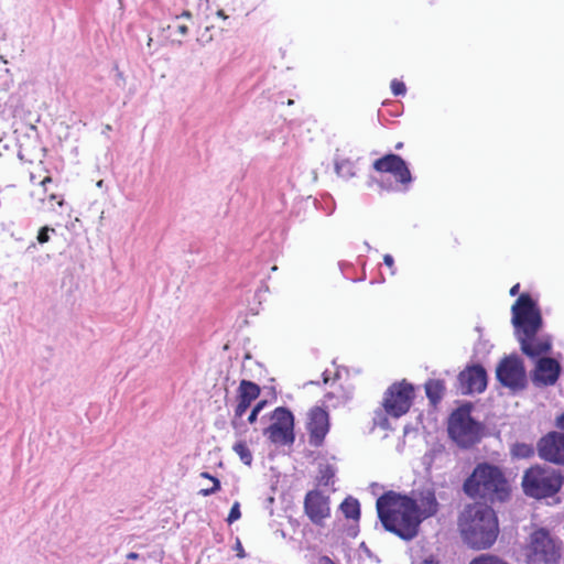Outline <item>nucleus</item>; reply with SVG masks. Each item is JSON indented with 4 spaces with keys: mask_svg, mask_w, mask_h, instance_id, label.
I'll list each match as a JSON object with an SVG mask.
<instances>
[{
    "mask_svg": "<svg viewBox=\"0 0 564 564\" xmlns=\"http://www.w3.org/2000/svg\"><path fill=\"white\" fill-rule=\"evenodd\" d=\"M445 383L440 379H430L425 383V393L433 405H436L443 398Z\"/></svg>",
    "mask_w": 564,
    "mask_h": 564,
    "instance_id": "19",
    "label": "nucleus"
},
{
    "mask_svg": "<svg viewBox=\"0 0 564 564\" xmlns=\"http://www.w3.org/2000/svg\"><path fill=\"white\" fill-rule=\"evenodd\" d=\"M268 440L276 445H291L295 440L294 416L284 408H276L271 415V424L263 431Z\"/></svg>",
    "mask_w": 564,
    "mask_h": 564,
    "instance_id": "10",
    "label": "nucleus"
},
{
    "mask_svg": "<svg viewBox=\"0 0 564 564\" xmlns=\"http://www.w3.org/2000/svg\"><path fill=\"white\" fill-rule=\"evenodd\" d=\"M564 485L561 469L544 464H533L523 471L521 487L523 494L535 500L556 497Z\"/></svg>",
    "mask_w": 564,
    "mask_h": 564,
    "instance_id": "5",
    "label": "nucleus"
},
{
    "mask_svg": "<svg viewBox=\"0 0 564 564\" xmlns=\"http://www.w3.org/2000/svg\"><path fill=\"white\" fill-rule=\"evenodd\" d=\"M414 395L413 384L403 379L392 383L387 389L382 400V406L390 416L400 417L409 412Z\"/></svg>",
    "mask_w": 564,
    "mask_h": 564,
    "instance_id": "9",
    "label": "nucleus"
},
{
    "mask_svg": "<svg viewBox=\"0 0 564 564\" xmlns=\"http://www.w3.org/2000/svg\"><path fill=\"white\" fill-rule=\"evenodd\" d=\"M267 405V401L265 400H261L259 401L253 409H258V412H260L264 406Z\"/></svg>",
    "mask_w": 564,
    "mask_h": 564,
    "instance_id": "36",
    "label": "nucleus"
},
{
    "mask_svg": "<svg viewBox=\"0 0 564 564\" xmlns=\"http://www.w3.org/2000/svg\"><path fill=\"white\" fill-rule=\"evenodd\" d=\"M258 414H259L258 409H252L251 413L248 416L249 423L253 424L257 421Z\"/></svg>",
    "mask_w": 564,
    "mask_h": 564,
    "instance_id": "33",
    "label": "nucleus"
},
{
    "mask_svg": "<svg viewBox=\"0 0 564 564\" xmlns=\"http://www.w3.org/2000/svg\"><path fill=\"white\" fill-rule=\"evenodd\" d=\"M127 558H129V560H137V558H139V554L135 553V552H130V553L127 554Z\"/></svg>",
    "mask_w": 564,
    "mask_h": 564,
    "instance_id": "38",
    "label": "nucleus"
},
{
    "mask_svg": "<svg viewBox=\"0 0 564 564\" xmlns=\"http://www.w3.org/2000/svg\"><path fill=\"white\" fill-rule=\"evenodd\" d=\"M535 449L532 444L516 443L511 447V455L516 458L528 459L534 456Z\"/></svg>",
    "mask_w": 564,
    "mask_h": 564,
    "instance_id": "22",
    "label": "nucleus"
},
{
    "mask_svg": "<svg viewBox=\"0 0 564 564\" xmlns=\"http://www.w3.org/2000/svg\"><path fill=\"white\" fill-rule=\"evenodd\" d=\"M464 492L484 502H505L511 496V485L503 470L494 464L479 463L463 484Z\"/></svg>",
    "mask_w": 564,
    "mask_h": 564,
    "instance_id": "4",
    "label": "nucleus"
},
{
    "mask_svg": "<svg viewBox=\"0 0 564 564\" xmlns=\"http://www.w3.org/2000/svg\"><path fill=\"white\" fill-rule=\"evenodd\" d=\"M200 477L207 478L213 482V486L209 487V489H200L198 491L200 496L207 497L220 490V481L216 477L212 476L207 471L200 473Z\"/></svg>",
    "mask_w": 564,
    "mask_h": 564,
    "instance_id": "26",
    "label": "nucleus"
},
{
    "mask_svg": "<svg viewBox=\"0 0 564 564\" xmlns=\"http://www.w3.org/2000/svg\"><path fill=\"white\" fill-rule=\"evenodd\" d=\"M403 147L402 142L397 143L395 149L399 150Z\"/></svg>",
    "mask_w": 564,
    "mask_h": 564,
    "instance_id": "43",
    "label": "nucleus"
},
{
    "mask_svg": "<svg viewBox=\"0 0 564 564\" xmlns=\"http://www.w3.org/2000/svg\"><path fill=\"white\" fill-rule=\"evenodd\" d=\"M561 365L551 357H541L535 365L532 381L538 387L553 386L561 373Z\"/></svg>",
    "mask_w": 564,
    "mask_h": 564,
    "instance_id": "16",
    "label": "nucleus"
},
{
    "mask_svg": "<svg viewBox=\"0 0 564 564\" xmlns=\"http://www.w3.org/2000/svg\"><path fill=\"white\" fill-rule=\"evenodd\" d=\"M511 323L521 351L529 358L535 359L546 355L552 349L549 335H540L543 317L538 303L529 293H522L511 306Z\"/></svg>",
    "mask_w": 564,
    "mask_h": 564,
    "instance_id": "2",
    "label": "nucleus"
},
{
    "mask_svg": "<svg viewBox=\"0 0 564 564\" xmlns=\"http://www.w3.org/2000/svg\"><path fill=\"white\" fill-rule=\"evenodd\" d=\"M519 290H520V284H519V283H517V284H514V285L510 289L509 293H510V295H511V296H516V295L519 293Z\"/></svg>",
    "mask_w": 564,
    "mask_h": 564,
    "instance_id": "35",
    "label": "nucleus"
},
{
    "mask_svg": "<svg viewBox=\"0 0 564 564\" xmlns=\"http://www.w3.org/2000/svg\"><path fill=\"white\" fill-rule=\"evenodd\" d=\"M334 477H335L334 468L330 465H326L319 469L317 482L321 486L328 487V486L333 485Z\"/></svg>",
    "mask_w": 564,
    "mask_h": 564,
    "instance_id": "24",
    "label": "nucleus"
},
{
    "mask_svg": "<svg viewBox=\"0 0 564 564\" xmlns=\"http://www.w3.org/2000/svg\"><path fill=\"white\" fill-rule=\"evenodd\" d=\"M562 542L553 538L549 530H534L525 546L528 564H557L561 558Z\"/></svg>",
    "mask_w": 564,
    "mask_h": 564,
    "instance_id": "6",
    "label": "nucleus"
},
{
    "mask_svg": "<svg viewBox=\"0 0 564 564\" xmlns=\"http://www.w3.org/2000/svg\"><path fill=\"white\" fill-rule=\"evenodd\" d=\"M292 104H293V100H292V99H290V100L288 101V105H292Z\"/></svg>",
    "mask_w": 564,
    "mask_h": 564,
    "instance_id": "44",
    "label": "nucleus"
},
{
    "mask_svg": "<svg viewBox=\"0 0 564 564\" xmlns=\"http://www.w3.org/2000/svg\"><path fill=\"white\" fill-rule=\"evenodd\" d=\"M240 517H241L240 505H239V502L236 501L229 511L227 522L232 523V522L237 521L238 519H240Z\"/></svg>",
    "mask_w": 564,
    "mask_h": 564,
    "instance_id": "29",
    "label": "nucleus"
},
{
    "mask_svg": "<svg viewBox=\"0 0 564 564\" xmlns=\"http://www.w3.org/2000/svg\"><path fill=\"white\" fill-rule=\"evenodd\" d=\"M304 514L318 528L332 517L330 498L319 489L308 490L303 500Z\"/></svg>",
    "mask_w": 564,
    "mask_h": 564,
    "instance_id": "12",
    "label": "nucleus"
},
{
    "mask_svg": "<svg viewBox=\"0 0 564 564\" xmlns=\"http://www.w3.org/2000/svg\"><path fill=\"white\" fill-rule=\"evenodd\" d=\"M462 540L473 550L490 549L499 535V522L495 510L486 505L465 507L458 517Z\"/></svg>",
    "mask_w": 564,
    "mask_h": 564,
    "instance_id": "3",
    "label": "nucleus"
},
{
    "mask_svg": "<svg viewBox=\"0 0 564 564\" xmlns=\"http://www.w3.org/2000/svg\"><path fill=\"white\" fill-rule=\"evenodd\" d=\"M336 173L341 177H352L356 175L355 163L347 158H337L335 161Z\"/></svg>",
    "mask_w": 564,
    "mask_h": 564,
    "instance_id": "21",
    "label": "nucleus"
},
{
    "mask_svg": "<svg viewBox=\"0 0 564 564\" xmlns=\"http://www.w3.org/2000/svg\"><path fill=\"white\" fill-rule=\"evenodd\" d=\"M458 380L465 394L480 393L487 387V372L480 365L469 366L459 373Z\"/></svg>",
    "mask_w": 564,
    "mask_h": 564,
    "instance_id": "17",
    "label": "nucleus"
},
{
    "mask_svg": "<svg viewBox=\"0 0 564 564\" xmlns=\"http://www.w3.org/2000/svg\"><path fill=\"white\" fill-rule=\"evenodd\" d=\"M176 18L178 19V17H176ZM180 18H186L187 20H191V19H192V12H191V11H188V10H184V11L181 13Z\"/></svg>",
    "mask_w": 564,
    "mask_h": 564,
    "instance_id": "37",
    "label": "nucleus"
},
{
    "mask_svg": "<svg viewBox=\"0 0 564 564\" xmlns=\"http://www.w3.org/2000/svg\"><path fill=\"white\" fill-rule=\"evenodd\" d=\"M217 15H218V17H220V18H223V19H227V15H226V13H225V11H224V10H218V11H217Z\"/></svg>",
    "mask_w": 564,
    "mask_h": 564,
    "instance_id": "41",
    "label": "nucleus"
},
{
    "mask_svg": "<svg viewBox=\"0 0 564 564\" xmlns=\"http://www.w3.org/2000/svg\"><path fill=\"white\" fill-rule=\"evenodd\" d=\"M177 33L182 36L186 35L188 33V26L184 23H180L176 25Z\"/></svg>",
    "mask_w": 564,
    "mask_h": 564,
    "instance_id": "32",
    "label": "nucleus"
},
{
    "mask_svg": "<svg viewBox=\"0 0 564 564\" xmlns=\"http://www.w3.org/2000/svg\"><path fill=\"white\" fill-rule=\"evenodd\" d=\"M30 181L35 186L31 196L42 206H47L51 210H54L56 206H64V195L56 191L51 173L42 162L34 171L30 172Z\"/></svg>",
    "mask_w": 564,
    "mask_h": 564,
    "instance_id": "7",
    "label": "nucleus"
},
{
    "mask_svg": "<svg viewBox=\"0 0 564 564\" xmlns=\"http://www.w3.org/2000/svg\"><path fill=\"white\" fill-rule=\"evenodd\" d=\"M536 451L544 462L564 466V433L549 432L539 440Z\"/></svg>",
    "mask_w": 564,
    "mask_h": 564,
    "instance_id": "15",
    "label": "nucleus"
},
{
    "mask_svg": "<svg viewBox=\"0 0 564 564\" xmlns=\"http://www.w3.org/2000/svg\"><path fill=\"white\" fill-rule=\"evenodd\" d=\"M330 429V421L328 412L321 408L314 406L307 413L306 431L308 435V443L314 447H319L324 444L325 437Z\"/></svg>",
    "mask_w": 564,
    "mask_h": 564,
    "instance_id": "14",
    "label": "nucleus"
},
{
    "mask_svg": "<svg viewBox=\"0 0 564 564\" xmlns=\"http://www.w3.org/2000/svg\"><path fill=\"white\" fill-rule=\"evenodd\" d=\"M383 263L394 273V260L391 254L387 253L383 256Z\"/></svg>",
    "mask_w": 564,
    "mask_h": 564,
    "instance_id": "30",
    "label": "nucleus"
},
{
    "mask_svg": "<svg viewBox=\"0 0 564 564\" xmlns=\"http://www.w3.org/2000/svg\"><path fill=\"white\" fill-rule=\"evenodd\" d=\"M451 437L462 447H470L479 440V427L471 419L469 410L459 408L454 411L448 422Z\"/></svg>",
    "mask_w": 564,
    "mask_h": 564,
    "instance_id": "8",
    "label": "nucleus"
},
{
    "mask_svg": "<svg viewBox=\"0 0 564 564\" xmlns=\"http://www.w3.org/2000/svg\"><path fill=\"white\" fill-rule=\"evenodd\" d=\"M319 564H336L330 557L323 555L318 560Z\"/></svg>",
    "mask_w": 564,
    "mask_h": 564,
    "instance_id": "34",
    "label": "nucleus"
},
{
    "mask_svg": "<svg viewBox=\"0 0 564 564\" xmlns=\"http://www.w3.org/2000/svg\"><path fill=\"white\" fill-rule=\"evenodd\" d=\"M333 398H334V394H333V393H326V394H325V399H326V401H330V399H333Z\"/></svg>",
    "mask_w": 564,
    "mask_h": 564,
    "instance_id": "42",
    "label": "nucleus"
},
{
    "mask_svg": "<svg viewBox=\"0 0 564 564\" xmlns=\"http://www.w3.org/2000/svg\"><path fill=\"white\" fill-rule=\"evenodd\" d=\"M468 564H509V563L496 554L482 553V554L474 557Z\"/></svg>",
    "mask_w": 564,
    "mask_h": 564,
    "instance_id": "23",
    "label": "nucleus"
},
{
    "mask_svg": "<svg viewBox=\"0 0 564 564\" xmlns=\"http://www.w3.org/2000/svg\"><path fill=\"white\" fill-rule=\"evenodd\" d=\"M376 508L386 531L410 541L417 535L423 520L436 514L438 502L430 489L420 491L415 498L389 490L377 499Z\"/></svg>",
    "mask_w": 564,
    "mask_h": 564,
    "instance_id": "1",
    "label": "nucleus"
},
{
    "mask_svg": "<svg viewBox=\"0 0 564 564\" xmlns=\"http://www.w3.org/2000/svg\"><path fill=\"white\" fill-rule=\"evenodd\" d=\"M54 231H55V229L51 228L48 226H43L42 228H40L37 236H36L39 243L43 245V243L48 242L50 241V232H54Z\"/></svg>",
    "mask_w": 564,
    "mask_h": 564,
    "instance_id": "27",
    "label": "nucleus"
},
{
    "mask_svg": "<svg viewBox=\"0 0 564 564\" xmlns=\"http://www.w3.org/2000/svg\"><path fill=\"white\" fill-rule=\"evenodd\" d=\"M372 169L381 174H390L394 181L408 188L412 182L411 171L406 162L398 154L388 153L372 163Z\"/></svg>",
    "mask_w": 564,
    "mask_h": 564,
    "instance_id": "13",
    "label": "nucleus"
},
{
    "mask_svg": "<svg viewBox=\"0 0 564 564\" xmlns=\"http://www.w3.org/2000/svg\"><path fill=\"white\" fill-rule=\"evenodd\" d=\"M558 425L564 430V413L558 417Z\"/></svg>",
    "mask_w": 564,
    "mask_h": 564,
    "instance_id": "40",
    "label": "nucleus"
},
{
    "mask_svg": "<svg viewBox=\"0 0 564 564\" xmlns=\"http://www.w3.org/2000/svg\"><path fill=\"white\" fill-rule=\"evenodd\" d=\"M498 381L511 390H522L527 386V372L522 359L516 355L500 360L496 369Z\"/></svg>",
    "mask_w": 564,
    "mask_h": 564,
    "instance_id": "11",
    "label": "nucleus"
},
{
    "mask_svg": "<svg viewBox=\"0 0 564 564\" xmlns=\"http://www.w3.org/2000/svg\"><path fill=\"white\" fill-rule=\"evenodd\" d=\"M260 387L249 380H241L237 391V405L235 408V416L242 417L250 408L252 401L260 395Z\"/></svg>",
    "mask_w": 564,
    "mask_h": 564,
    "instance_id": "18",
    "label": "nucleus"
},
{
    "mask_svg": "<svg viewBox=\"0 0 564 564\" xmlns=\"http://www.w3.org/2000/svg\"><path fill=\"white\" fill-rule=\"evenodd\" d=\"M237 545H238V552H239L238 556L243 557L245 556L243 549H242V546H241L239 541H238Z\"/></svg>",
    "mask_w": 564,
    "mask_h": 564,
    "instance_id": "39",
    "label": "nucleus"
},
{
    "mask_svg": "<svg viewBox=\"0 0 564 564\" xmlns=\"http://www.w3.org/2000/svg\"><path fill=\"white\" fill-rule=\"evenodd\" d=\"M390 86L394 96L404 95L406 91L405 84L399 79H393Z\"/></svg>",
    "mask_w": 564,
    "mask_h": 564,
    "instance_id": "28",
    "label": "nucleus"
},
{
    "mask_svg": "<svg viewBox=\"0 0 564 564\" xmlns=\"http://www.w3.org/2000/svg\"><path fill=\"white\" fill-rule=\"evenodd\" d=\"M235 453L240 457L243 464L250 465L252 462V454L245 442H238L234 445Z\"/></svg>",
    "mask_w": 564,
    "mask_h": 564,
    "instance_id": "25",
    "label": "nucleus"
},
{
    "mask_svg": "<svg viewBox=\"0 0 564 564\" xmlns=\"http://www.w3.org/2000/svg\"><path fill=\"white\" fill-rule=\"evenodd\" d=\"M339 508L346 519L352 520L355 522L359 521L360 503L357 499L352 497H347L343 500Z\"/></svg>",
    "mask_w": 564,
    "mask_h": 564,
    "instance_id": "20",
    "label": "nucleus"
},
{
    "mask_svg": "<svg viewBox=\"0 0 564 564\" xmlns=\"http://www.w3.org/2000/svg\"><path fill=\"white\" fill-rule=\"evenodd\" d=\"M416 564H440V562L434 556L431 555L419 561Z\"/></svg>",
    "mask_w": 564,
    "mask_h": 564,
    "instance_id": "31",
    "label": "nucleus"
}]
</instances>
